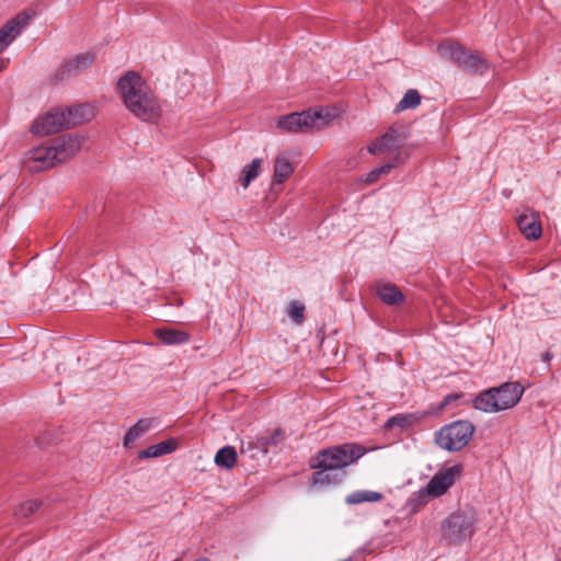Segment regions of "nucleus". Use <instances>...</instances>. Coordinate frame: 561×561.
Wrapping results in <instances>:
<instances>
[{
  "label": "nucleus",
  "instance_id": "11",
  "mask_svg": "<svg viewBox=\"0 0 561 561\" xmlns=\"http://www.w3.org/2000/svg\"><path fill=\"white\" fill-rule=\"evenodd\" d=\"M69 127L66 112L53 111L39 116L32 125V131L37 136H46Z\"/></svg>",
  "mask_w": 561,
  "mask_h": 561
},
{
  "label": "nucleus",
  "instance_id": "14",
  "mask_svg": "<svg viewBox=\"0 0 561 561\" xmlns=\"http://www.w3.org/2000/svg\"><path fill=\"white\" fill-rule=\"evenodd\" d=\"M94 59L95 55L92 53L78 55L77 57H75L73 59L69 60L60 67V79H67L81 73L93 64Z\"/></svg>",
  "mask_w": 561,
  "mask_h": 561
},
{
  "label": "nucleus",
  "instance_id": "1",
  "mask_svg": "<svg viewBox=\"0 0 561 561\" xmlns=\"http://www.w3.org/2000/svg\"><path fill=\"white\" fill-rule=\"evenodd\" d=\"M117 90L126 108L144 122L160 117L161 105L145 80L135 71H128L117 81Z\"/></svg>",
  "mask_w": 561,
  "mask_h": 561
},
{
  "label": "nucleus",
  "instance_id": "33",
  "mask_svg": "<svg viewBox=\"0 0 561 561\" xmlns=\"http://www.w3.org/2000/svg\"><path fill=\"white\" fill-rule=\"evenodd\" d=\"M543 359L545 360H550L551 359V354L549 352H547L545 355H543Z\"/></svg>",
  "mask_w": 561,
  "mask_h": 561
},
{
  "label": "nucleus",
  "instance_id": "20",
  "mask_svg": "<svg viewBox=\"0 0 561 561\" xmlns=\"http://www.w3.org/2000/svg\"><path fill=\"white\" fill-rule=\"evenodd\" d=\"M158 339L168 345H178L188 342V333L175 329H159L156 332Z\"/></svg>",
  "mask_w": 561,
  "mask_h": 561
},
{
  "label": "nucleus",
  "instance_id": "9",
  "mask_svg": "<svg viewBox=\"0 0 561 561\" xmlns=\"http://www.w3.org/2000/svg\"><path fill=\"white\" fill-rule=\"evenodd\" d=\"M32 15L22 11L0 27V54L14 42V39L28 25ZM7 60L0 57V71L7 67Z\"/></svg>",
  "mask_w": 561,
  "mask_h": 561
},
{
  "label": "nucleus",
  "instance_id": "31",
  "mask_svg": "<svg viewBox=\"0 0 561 561\" xmlns=\"http://www.w3.org/2000/svg\"><path fill=\"white\" fill-rule=\"evenodd\" d=\"M279 436H280V432L276 431L275 434L271 438L261 437L259 439V447L263 448L264 451H267V447L271 444H276L279 439Z\"/></svg>",
  "mask_w": 561,
  "mask_h": 561
},
{
  "label": "nucleus",
  "instance_id": "29",
  "mask_svg": "<svg viewBox=\"0 0 561 561\" xmlns=\"http://www.w3.org/2000/svg\"><path fill=\"white\" fill-rule=\"evenodd\" d=\"M397 165L394 163L387 162L381 167L375 168L371 170L367 176L365 178V183L373 184L375 183L381 175H386L390 173L392 169H394Z\"/></svg>",
  "mask_w": 561,
  "mask_h": 561
},
{
  "label": "nucleus",
  "instance_id": "6",
  "mask_svg": "<svg viewBox=\"0 0 561 561\" xmlns=\"http://www.w3.org/2000/svg\"><path fill=\"white\" fill-rule=\"evenodd\" d=\"M476 524L477 514L471 507L458 510L442 523V537L449 543H462L473 536Z\"/></svg>",
  "mask_w": 561,
  "mask_h": 561
},
{
  "label": "nucleus",
  "instance_id": "21",
  "mask_svg": "<svg viewBox=\"0 0 561 561\" xmlns=\"http://www.w3.org/2000/svg\"><path fill=\"white\" fill-rule=\"evenodd\" d=\"M151 424L152 422L148 419L139 420L125 434L123 440L124 446H131L139 437H141L147 431H149Z\"/></svg>",
  "mask_w": 561,
  "mask_h": 561
},
{
  "label": "nucleus",
  "instance_id": "12",
  "mask_svg": "<svg viewBox=\"0 0 561 561\" xmlns=\"http://www.w3.org/2000/svg\"><path fill=\"white\" fill-rule=\"evenodd\" d=\"M50 145L58 163H61L80 151L83 145V138L79 135L69 134L54 139L50 141Z\"/></svg>",
  "mask_w": 561,
  "mask_h": 561
},
{
  "label": "nucleus",
  "instance_id": "25",
  "mask_svg": "<svg viewBox=\"0 0 561 561\" xmlns=\"http://www.w3.org/2000/svg\"><path fill=\"white\" fill-rule=\"evenodd\" d=\"M421 103V95L417 90L410 89L405 92L401 101L396 105L394 112H403L405 110L415 108Z\"/></svg>",
  "mask_w": 561,
  "mask_h": 561
},
{
  "label": "nucleus",
  "instance_id": "30",
  "mask_svg": "<svg viewBox=\"0 0 561 561\" xmlns=\"http://www.w3.org/2000/svg\"><path fill=\"white\" fill-rule=\"evenodd\" d=\"M304 311H305V307L301 304H299L297 301L290 302L289 308H288V314L296 323L302 322Z\"/></svg>",
  "mask_w": 561,
  "mask_h": 561
},
{
  "label": "nucleus",
  "instance_id": "24",
  "mask_svg": "<svg viewBox=\"0 0 561 561\" xmlns=\"http://www.w3.org/2000/svg\"><path fill=\"white\" fill-rule=\"evenodd\" d=\"M237 461V453L233 447L225 446L215 456V463L219 467L231 469Z\"/></svg>",
  "mask_w": 561,
  "mask_h": 561
},
{
  "label": "nucleus",
  "instance_id": "2",
  "mask_svg": "<svg viewBox=\"0 0 561 561\" xmlns=\"http://www.w3.org/2000/svg\"><path fill=\"white\" fill-rule=\"evenodd\" d=\"M363 449L354 444H344L323 449L310 460V466L318 469L312 476L314 485L336 484L344 477L343 468L363 456Z\"/></svg>",
  "mask_w": 561,
  "mask_h": 561
},
{
  "label": "nucleus",
  "instance_id": "7",
  "mask_svg": "<svg viewBox=\"0 0 561 561\" xmlns=\"http://www.w3.org/2000/svg\"><path fill=\"white\" fill-rule=\"evenodd\" d=\"M474 426L469 421H455L436 432L435 442L444 450L459 451L471 440Z\"/></svg>",
  "mask_w": 561,
  "mask_h": 561
},
{
  "label": "nucleus",
  "instance_id": "16",
  "mask_svg": "<svg viewBox=\"0 0 561 561\" xmlns=\"http://www.w3.org/2000/svg\"><path fill=\"white\" fill-rule=\"evenodd\" d=\"M178 448V440L174 438L167 439L156 445H151L148 448L141 450L138 454L139 459L154 458L164 455H169L175 451Z\"/></svg>",
  "mask_w": 561,
  "mask_h": 561
},
{
  "label": "nucleus",
  "instance_id": "26",
  "mask_svg": "<svg viewBox=\"0 0 561 561\" xmlns=\"http://www.w3.org/2000/svg\"><path fill=\"white\" fill-rule=\"evenodd\" d=\"M262 164V159L255 158L251 163L242 169L241 185L247 188L250 183L257 178Z\"/></svg>",
  "mask_w": 561,
  "mask_h": 561
},
{
  "label": "nucleus",
  "instance_id": "17",
  "mask_svg": "<svg viewBox=\"0 0 561 561\" xmlns=\"http://www.w3.org/2000/svg\"><path fill=\"white\" fill-rule=\"evenodd\" d=\"M458 66L472 73H484L489 69V64L481 56L465 50Z\"/></svg>",
  "mask_w": 561,
  "mask_h": 561
},
{
  "label": "nucleus",
  "instance_id": "28",
  "mask_svg": "<svg viewBox=\"0 0 561 561\" xmlns=\"http://www.w3.org/2000/svg\"><path fill=\"white\" fill-rule=\"evenodd\" d=\"M42 505V502L38 500H27L20 504L15 514L18 517L26 518L37 512Z\"/></svg>",
  "mask_w": 561,
  "mask_h": 561
},
{
  "label": "nucleus",
  "instance_id": "8",
  "mask_svg": "<svg viewBox=\"0 0 561 561\" xmlns=\"http://www.w3.org/2000/svg\"><path fill=\"white\" fill-rule=\"evenodd\" d=\"M461 472V466L455 465L437 471L427 484L422 488L416 497L421 504L427 503L432 499H437L444 495L449 488H451Z\"/></svg>",
  "mask_w": 561,
  "mask_h": 561
},
{
  "label": "nucleus",
  "instance_id": "27",
  "mask_svg": "<svg viewBox=\"0 0 561 561\" xmlns=\"http://www.w3.org/2000/svg\"><path fill=\"white\" fill-rule=\"evenodd\" d=\"M413 420H414L413 415L397 414L387 420V422L385 423V428H387V430H392V428L404 430V428H408L413 423Z\"/></svg>",
  "mask_w": 561,
  "mask_h": 561
},
{
  "label": "nucleus",
  "instance_id": "23",
  "mask_svg": "<svg viewBox=\"0 0 561 561\" xmlns=\"http://www.w3.org/2000/svg\"><path fill=\"white\" fill-rule=\"evenodd\" d=\"M437 51L442 58L458 65L463 49L459 44L445 42L438 45Z\"/></svg>",
  "mask_w": 561,
  "mask_h": 561
},
{
  "label": "nucleus",
  "instance_id": "4",
  "mask_svg": "<svg viewBox=\"0 0 561 561\" xmlns=\"http://www.w3.org/2000/svg\"><path fill=\"white\" fill-rule=\"evenodd\" d=\"M523 394L524 387L519 382H504L479 393L473 400V407L484 413H497L514 408Z\"/></svg>",
  "mask_w": 561,
  "mask_h": 561
},
{
  "label": "nucleus",
  "instance_id": "3",
  "mask_svg": "<svg viewBox=\"0 0 561 561\" xmlns=\"http://www.w3.org/2000/svg\"><path fill=\"white\" fill-rule=\"evenodd\" d=\"M334 118L335 114L330 108L316 107L280 116L276 127L283 133L307 134L324 129Z\"/></svg>",
  "mask_w": 561,
  "mask_h": 561
},
{
  "label": "nucleus",
  "instance_id": "19",
  "mask_svg": "<svg viewBox=\"0 0 561 561\" xmlns=\"http://www.w3.org/2000/svg\"><path fill=\"white\" fill-rule=\"evenodd\" d=\"M93 115L94 111L89 104H81L78 106L69 107L66 113L69 126L82 124L91 119Z\"/></svg>",
  "mask_w": 561,
  "mask_h": 561
},
{
  "label": "nucleus",
  "instance_id": "32",
  "mask_svg": "<svg viewBox=\"0 0 561 561\" xmlns=\"http://www.w3.org/2000/svg\"><path fill=\"white\" fill-rule=\"evenodd\" d=\"M459 396L457 394H448L444 398L443 405H447L448 403H450L454 400H457Z\"/></svg>",
  "mask_w": 561,
  "mask_h": 561
},
{
  "label": "nucleus",
  "instance_id": "18",
  "mask_svg": "<svg viewBox=\"0 0 561 561\" xmlns=\"http://www.w3.org/2000/svg\"><path fill=\"white\" fill-rule=\"evenodd\" d=\"M295 171L293 163L285 156H277L274 161L273 184H283Z\"/></svg>",
  "mask_w": 561,
  "mask_h": 561
},
{
  "label": "nucleus",
  "instance_id": "10",
  "mask_svg": "<svg viewBox=\"0 0 561 561\" xmlns=\"http://www.w3.org/2000/svg\"><path fill=\"white\" fill-rule=\"evenodd\" d=\"M57 163L50 144L28 150L24 159L25 168L31 172H41L55 167Z\"/></svg>",
  "mask_w": 561,
  "mask_h": 561
},
{
  "label": "nucleus",
  "instance_id": "15",
  "mask_svg": "<svg viewBox=\"0 0 561 561\" xmlns=\"http://www.w3.org/2000/svg\"><path fill=\"white\" fill-rule=\"evenodd\" d=\"M376 294L388 306L400 305L404 301V295L391 283H378L376 285Z\"/></svg>",
  "mask_w": 561,
  "mask_h": 561
},
{
  "label": "nucleus",
  "instance_id": "13",
  "mask_svg": "<svg viewBox=\"0 0 561 561\" xmlns=\"http://www.w3.org/2000/svg\"><path fill=\"white\" fill-rule=\"evenodd\" d=\"M520 232L528 240H537L541 237L542 229L536 213L526 210L517 217Z\"/></svg>",
  "mask_w": 561,
  "mask_h": 561
},
{
  "label": "nucleus",
  "instance_id": "22",
  "mask_svg": "<svg viewBox=\"0 0 561 561\" xmlns=\"http://www.w3.org/2000/svg\"><path fill=\"white\" fill-rule=\"evenodd\" d=\"M382 494L380 492L370 491V490H358L354 491L345 497L346 504L357 505L366 502H379L382 500Z\"/></svg>",
  "mask_w": 561,
  "mask_h": 561
},
{
  "label": "nucleus",
  "instance_id": "5",
  "mask_svg": "<svg viewBox=\"0 0 561 561\" xmlns=\"http://www.w3.org/2000/svg\"><path fill=\"white\" fill-rule=\"evenodd\" d=\"M408 138V128L403 125H394L388 128L382 136L371 141L367 146V150L371 154L383 153L389 158L390 163L400 165L403 164L410 156L405 147Z\"/></svg>",
  "mask_w": 561,
  "mask_h": 561
}]
</instances>
